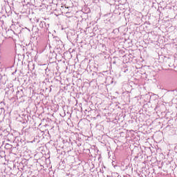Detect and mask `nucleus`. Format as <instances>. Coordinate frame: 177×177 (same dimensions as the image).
Here are the masks:
<instances>
[{"mask_svg": "<svg viewBox=\"0 0 177 177\" xmlns=\"http://www.w3.org/2000/svg\"><path fill=\"white\" fill-rule=\"evenodd\" d=\"M19 92H20V91H17V93H19Z\"/></svg>", "mask_w": 177, "mask_h": 177, "instance_id": "20e7f679", "label": "nucleus"}, {"mask_svg": "<svg viewBox=\"0 0 177 177\" xmlns=\"http://www.w3.org/2000/svg\"><path fill=\"white\" fill-rule=\"evenodd\" d=\"M4 147L5 149H6V150H11L12 147H13V145L10 144H6Z\"/></svg>", "mask_w": 177, "mask_h": 177, "instance_id": "f257e3e1", "label": "nucleus"}, {"mask_svg": "<svg viewBox=\"0 0 177 177\" xmlns=\"http://www.w3.org/2000/svg\"><path fill=\"white\" fill-rule=\"evenodd\" d=\"M45 21H41L39 24V27H41V28H44V26H45Z\"/></svg>", "mask_w": 177, "mask_h": 177, "instance_id": "f03ea898", "label": "nucleus"}, {"mask_svg": "<svg viewBox=\"0 0 177 177\" xmlns=\"http://www.w3.org/2000/svg\"><path fill=\"white\" fill-rule=\"evenodd\" d=\"M38 21H39V19H37V23H38Z\"/></svg>", "mask_w": 177, "mask_h": 177, "instance_id": "7ed1b4c3", "label": "nucleus"}]
</instances>
